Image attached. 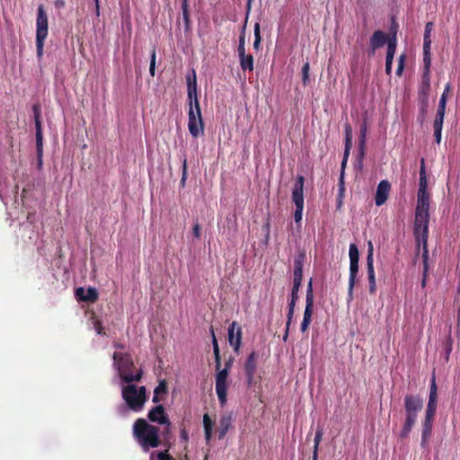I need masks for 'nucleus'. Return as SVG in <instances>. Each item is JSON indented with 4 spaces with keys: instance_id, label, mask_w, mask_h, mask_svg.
Segmentation results:
<instances>
[{
    "instance_id": "obj_1",
    "label": "nucleus",
    "mask_w": 460,
    "mask_h": 460,
    "mask_svg": "<svg viewBox=\"0 0 460 460\" xmlns=\"http://www.w3.org/2000/svg\"><path fill=\"white\" fill-rule=\"evenodd\" d=\"M430 202H417L414 213L413 235L416 243L417 253L428 250L429 224Z\"/></svg>"
},
{
    "instance_id": "obj_2",
    "label": "nucleus",
    "mask_w": 460,
    "mask_h": 460,
    "mask_svg": "<svg viewBox=\"0 0 460 460\" xmlns=\"http://www.w3.org/2000/svg\"><path fill=\"white\" fill-rule=\"evenodd\" d=\"M133 435L145 452L160 446L159 428L145 419H137L133 425Z\"/></svg>"
},
{
    "instance_id": "obj_3",
    "label": "nucleus",
    "mask_w": 460,
    "mask_h": 460,
    "mask_svg": "<svg viewBox=\"0 0 460 460\" xmlns=\"http://www.w3.org/2000/svg\"><path fill=\"white\" fill-rule=\"evenodd\" d=\"M404 420L400 431V438H406L418 418V413L423 408V399L420 394H406L403 399Z\"/></svg>"
},
{
    "instance_id": "obj_4",
    "label": "nucleus",
    "mask_w": 460,
    "mask_h": 460,
    "mask_svg": "<svg viewBox=\"0 0 460 460\" xmlns=\"http://www.w3.org/2000/svg\"><path fill=\"white\" fill-rule=\"evenodd\" d=\"M113 365L119 372V376L125 383L140 381L143 376L142 369H138L136 374L132 373L135 367L133 359L128 353L114 352L112 355Z\"/></svg>"
},
{
    "instance_id": "obj_5",
    "label": "nucleus",
    "mask_w": 460,
    "mask_h": 460,
    "mask_svg": "<svg viewBox=\"0 0 460 460\" xmlns=\"http://www.w3.org/2000/svg\"><path fill=\"white\" fill-rule=\"evenodd\" d=\"M128 385L122 387V398L134 411H140L146 401V390L145 386L137 387L136 385Z\"/></svg>"
},
{
    "instance_id": "obj_6",
    "label": "nucleus",
    "mask_w": 460,
    "mask_h": 460,
    "mask_svg": "<svg viewBox=\"0 0 460 460\" xmlns=\"http://www.w3.org/2000/svg\"><path fill=\"white\" fill-rule=\"evenodd\" d=\"M36 27L37 56L40 58L43 55L44 42L49 32L48 15L43 5L38 7Z\"/></svg>"
},
{
    "instance_id": "obj_7",
    "label": "nucleus",
    "mask_w": 460,
    "mask_h": 460,
    "mask_svg": "<svg viewBox=\"0 0 460 460\" xmlns=\"http://www.w3.org/2000/svg\"><path fill=\"white\" fill-rule=\"evenodd\" d=\"M33 117L36 128V151H37V167L41 169L43 164V133L41 128L40 120V107L38 104H34L32 107Z\"/></svg>"
},
{
    "instance_id": "obj_8",
    "label": "nucleus",
    "mask_w": 460,
    "mask_h": 460,
    "mask_svg": "<svg viewBox=\"0 0 460 460\" xmlns=\"http://www.w3.org/2000/svg\"><path fill=\"white\" fill-rule=\"evenodd\" d=\"M204 121L201 114V108L189 109L188 111V128L193 137H198L204 133Z\"/></svg>"
},
{
    "instance_id": "obj_9",
    "label": "nucleus",
    "mask_w": 460,
    "mask_h": 460,
    "mask_svg": "<svg viewBox=\"0 0 460 460\" xmlns=\"http://www.w3.org/2000/svg\"><path fill=\"white\" fill-rule=\"evenodd\" d=\"M229 370L220 369L217 370L216 375V393L221 406H224L227 401V390L228 383L227 378L229 376Z\"/></svg>"
},
{
    "instance_id": "obj_10",
    "label": "nucleus",
    "mask_w": 460,
    "mask_h": 460,
    "mask_svg": "<svg viewBox=\"0 0 460 460\" xmlns=\"http://www.w3.org/2000/svg\"><path fill=\"white\" fill-rule=\"evenodd\" d=\"M186 81L189 109H197V107L200 108L197 95V77L194 69H192L191 73L187 75Z\"/></svg>"
},
{
    "instance_id": "obj_11",
    "label": "nucleus",
    "mask_w": 460,
    "mask_h": 460,
    "mask_svg": "<svg viewBox=\"0 0 460 460\" xmlns=\"http://www.w3.org/2000/svg\"><path fill=\"white\" fill-rule=\"evenodd\" d=\"M417 202H430V195L428 191V177L425 168V160H420L419 189L417 191Z\"/></svg>"
},
{
    "instance_id": "obj_12",
    "label": "nucleus",
    "mask_w": 460,
    "mask_h": 460,
    "mask_svg": "<svg viewBox=\"0 0 460 460\" xmlns=\"http://www.w3.org/2000/svg\"><path fill=\"white\" fill-rule=\"evenodd\" d=\"M242 328L237 322L234 321L227 330V339L229 344L233 347L235 353H239L242 343Z\"/></svg>"
},
{
    "instance_id": "obj_13",
    "label": "nucleus",
    "mask_w": 460,
    "mask_h": 460,
    "mask_svg": "<svg viewBox=\"0 0 460 460\" xmlns=\"http://www.w3.org/2000/svg\"><path fill=\"white\" fill-rule=\"evenodd\" d=\"M367 272L369 284V293L374 295L376 292V283L374 268L373 245L371 242L368 243V251L367 256Z\"/></svg>"
},
{
    "instance_id": "obj_14",
    "label": "nucleus",
    "mask_w": 460,
    "mask_h": 460,
    "mask_svg": "<svg viewBox=\"0 0 460 460\" xmlns=\"http://www.w3.org/2000/svg\"><path fill=\"white\" fill-rule=\"evenodd\" d=\"M147 419L153 423L159 425H169V418L162 404L153 407L147 413Z\"/></svg>"
},
{
    "instance_id": "obj_15",
    "label": "nucleus",
    "mask_w": 460,
    "mask_h": 460,
    "mask_svg": "<svg viewBox=\"0 0 460 460\" xmlns=\"http://www.w3.org/2000/svg\"><path fill=\"white\" fill-rule=\"evenodd\" d=\"M304 176L299 175L296 177L292 190V201L296 207H304Z\"/></svg>"
},
{
    "instance_id": "obj_16",
    "label": "nucleus",
    "mask_w": 460,
    "mask_h": 460,
    "mask_svg": "<svg viewBox=\"0 0 460 460\" xmlns=\"http://www.w3.org/2000/svg\"><path fill=\"white\" fill-rule=\"evenodd\" d=\"M258 358V354L256 351H252L247 357L244 363V372L247 377L248 385H252L253 381V377L257 369L256 358Z\"/></svg>"
},
{
    "instance_id": "obj_17",
    "label": "nucleus",
    "mask_w": 460,
    "mask_h": 460,
    "mask_svg": "<svg viewBox=\"0 0 460 460\" xmlns=\"http://www.w3.org/2000/svg\"><path fill=\"white\" fill-rule=\"evenodd\" d=\"M391 184L388 181L383 180L377 185L375 202L376 206H382L388 199Z\"/></svg>"
},
{
    "instance_id": "obj_18",
    "label": "nucleus",
    "mask_w": 460,
    "mask_h": 460,
    "mask_svg": "<svg viewBox=\"0 0 460 460\" xmlns=\"http://www.w3.org/2000/svg\"><path fill=\"white\" fill-rule=\"evenodd\" d=\"M430 92V73L422 72L421 83L419 86L418 94L420 102H426L429 100Z\"/></svg>"
},
{
    "instance_id": "obj_19",
    "label": "nucleus",
    "mask_w": 460,
    "mask_h": 460,
    "mask_svg": "<svg viewBox=\"0 0 460 460\" xmlns=\"http://www.w3.org/2000/svg\"><path fill=\"white\" fill-rule=\"evenodd\" d=\"M75 295L79 301L94 303L98 299V292L94 288H88L84 289V288H77L75 289Z\"/></svg>"
},
{
    "instance_id": "obj_20",
    "label": "nucleus",
    "mask_w": 460,
    "mask_h": 460,
    "mask_svg": "<svg viewBox=\"0 0 460 460\" xmlns=\"http://www.w3.org/2000/svg\"><path fill=\"white\" fill-rule=\"evenodd\" d=\"M435 416L425 414L424 420L422 421V430H421V446L426 447L429 442L432 426Z\"/></svg>"
},
{
    "instance_id": "obj_21",
    "label": "nucleus",
    "mask_w": 460,
    "mask_h": 460,
    "mask_svg": "<svg viewBox=\"0 0 460 460\" xmlns=\"http://www.w3.org/2000/svg\"><path fill=\"white\" fill-rule=\"evenodd\" d=\"M358 272V261H349V278L348 287V296L349 299L353 297V289L356 284L357 275Z\"/></svg>"
},
{
    "instance_id": "obj_22",
    "label": "nucleus",
    "mask_w": 460,
    "mask_h": 460,
    "mask_svg": "<svg viewBox=\"0 0 460 460\" xmlns=\"http://www.w3.org/2000/svg\"><path fill=\"white\" fill-rule=\"evenodd\" d=\"M389 36L383 31H376L369 40V45H373V48H381L386 44L389 40Z\"/></svg>"
},
{
    "instance_id": "obj_23",
    "label": "nucleus",
    "mask_w": 460,
    "mask_h": 460,
    "mask_svg": "<svg viewBox=\"0 0 460 460\" xmlns=\"http://www.w3.org/2000/svg\"><path fill=\"white\" fill-rule=\"evenodd\" d=\"M304 254H300L294 261V283L302 282Z\"/></svg>"
},
{
    "instance_id": "obj_24",
    "label": "nucleus",
    "mask_w": 460,
    "mask_h": 460,
    "mask_svg": "<svg viewBox=\"0 0 460 460\" xmlns=\"http://www.w3.org/2000/svg\"><path fill=\"white\" fill-rule=\"evenodd\" d=\"M314 305L305 304V308L304 311L303 320L300 325V330L302 332H307L309 325L312 321Z\"/></svg>"
},
{
    "instance_id": "obj_25",
    "label": "nucleus",
    "mask_w": 460,
    "mask_h": 460,
    "mask_svg": "<svg viewBox=\"0 0 460 460\" xmlns=\"http://www.w3.org/2000/svg\"><path fill=\"white\" fill-rule=\"evenodd\" d=\"M231 423H232L231 416H223L220 419L219 429H218V432H217L218 439H223L226 437V435L231 426Z\"/></svg>"
},
{
    "instance_id": "obj_26",
    "label": "nucleus",
    "mask_w": 460,
    "mask_h": 460,
    "mask_svg": "<svg viewBox=\"0 0 460 460\" xmlns=\"http://www.w3.org/2000/svg\"><path fill=\"white\" fill-rule=\"evenodd\" d=\"M238 57L240 58V66L243 71L253 70V57L251 54L243 53V55L240 54Z\"/></svg>"
},
{
    "instance_id": "obj_27",
    "label": "nucleus",
    "mask_w": 460,
    "mask_h": 460,
    "mask_svg": "<svg viewBox=\"0 0 460 460\" xmlns=\"http://www.w3.org/2000/svg\"><path fill=\"white\" fill-rule=\"evenodd\" d=\"M211 334H212V345H213V353H214V357H215L216 369L219 370V368L221 367V356H220V350H219L217 340L214 333L213 328H211Z\"/></svg>"
},
{
    "instance_id": "obj_28",
    "label": "nucleus",
    "mask_w": 460,
    "mask_h": 460,
    "mask_svg": "<svg viewBox=\"0 0 460 460\" xmlns=\"http://www.w3.org/2000/svg\"><path fill=\"white\" fill-rule=\"evenodd\" d=\"M422 261H423V271L421 279V287L424 288L427 285L428 274H429V251H422Z\"/></svg>"
},
{
    "instance_id": "obj_29",
    "label": "nucleus",
    "mask_w": 460,
    "mask_h": 460,
    "mask_svg": "<svg viewBox=\"0 0 460 460\" xmlns=\"http://www.w3.org/2000/svg\"><path fill=\"white\" fill-rule=\"evenodd\" d=\"M437 405L438 396L429 395V402L427 404L425 414L435 416L437 411Z\"/></svg>"
},
{
    "instance_id": "obj_30",
    "label": "nucleus",
    "mask_w": 460,
    "mask_h": 460,
    "mask_svg": "<svg viewBox=\"0 0 460 460\" xmlns=\"http://www.w3.org/2000/svg\"><path fill=\"white\" fill-rule=\"evenodd\" d=\"M181 10H182V18H183L185 29L189 30L190 25V19L188 0H182Z\"/></svg>"
},
{
    "instance_id": "obj_31",
    "label": "nucleus",
    "mask_w": 460,
    "mask_h": 460,
    "mask_svg": "<svg viewBox=\"0 0 460 460\" xmlns=\"http://www.w3.org/2000/svg\"><path fill=\"white\" fill-rule=\"evenodd\" d=\"M150 460H173V457L169 454V450L165 449L164 451L151 453Z\"/></svg>"
},
{
    "instance_id": "obj_32",
    "label": "nucleus",
    "mask_w": 460,
    "mask_h": 460,
    "mask_svg": "<svg viewBox=\"0 0 460 460\" xmlns=\"http://www.w3.org/2000/svg\"><path fill=\"white\" fill-rule=\"evenodd\" d=\"M360 136H359V149L361 155H364V147H365V142H366V136H367V123L366 121L361 125L360 127Z\"/></svg>"
},
{
    "instance_id": "obj_33",
    "label": "nucleus",
    "mask_w": 460,
    "mask_h": 460,
    "mask_svg": "<svg viewBox=\"0 0 460 460\" xmlns=\"http://www.w3.org/2000/svg\"><path fill=\"white\" fill-rule=\"evenodd\" d=\"M260 23L256 22L254 24V41H253V49L259 50L261 48V31H260Z\"/></svg>"
},
{
    "instance_id": "obj_34",
    "label": "nucleus",
    "mask_w": 460,
    "mask_h": 460,
    "mask_svg": "<svg viewBox=\"0 0 460 460\" xmlns=\"http://www.w3.org/2000/svg\"><path fill=\"white\" fill-rule=\"evenodd\" d=\"M387 51L386 53L390 54H395L396 51V46H397V40H396V33L394 32L387 40Z\"/></svg>"
},
{
    "instance_id": "obj_35",
    "label": "nucleus",
    "mask_w": 460,
    "mask_h": 460,
    "mask_svg": "<svg viewBox=\"0 0 460 460\" xmlns=\"http://www.w3.org/2000/svg\"><path fill=\"white\" fill-rule=\"evenodd\" d=\"M323 428L321 426H318L315 431V436L314 439V448L316 450H319V445L323 439Z\"/></svg>"
},
{
    "instance_id": "obj_36",
    "label": "nucleus",
    "mask_w": 460,
    "mask_h": 460,
    "mask_svg": "<svg viewBox=\"0 0 460 460\" xmlns=\"http://www.w3.org/2000/svg\"><path fill=\"white\" fill-rule=\"evenodd\" d=\"M349 261H358L359 252H358V247L355 243L349 244Z\"/></svg>"
},
{
    "instance_id": "obj_37",
    "label": "nucleus",
    "mask_w": 460,
    "mask_h": 460,
    "mask_svg": "<svg viewBox=\"0 0 460 460\" xmlns=\"http://www.w3.org/2000/svg\"><path fill=\"white\" fill-rule=\"evenodd\" d=\"M294 314H295V310L290 311V309H288V314H287L286 330H285V333L283 336L284 341H286L288 336L289 327L291 325V323H292V320L294 317Z\"/></svg>"
},
{
    "instance_id": "obj_38",
    "label": "nucleus",
    "mask_w": 460,
    "mask_h": 460,
    "mask_svg": "<svg viewBox=\"0 0 460 460\" xmlns=\"http://www.w3.org/2000/svg\"><path fill=\"white\" fill-rule=\"evenodd\" d=\"M305 304L314 305V292H313L312 279H310V281L307 285Z\"/></svg>"
},
{
    "instance_id": "obj_39",
    "label": "nucleus",
    "mask_w": 460,
    "mask_h": 460,
    "mask_svg": "<svg viewBox=\"0 0 460 460\" xmlns=\"http://www.w3.org/2000/svg\"><path fill=\"white\" fill-rule=\"evenodd\" d=\"M155 61H156V50L155 48H154L151 51L150 55V66H149V72L152 76H155Z\"/></svg>"
},
{
    "instance_id": "obj_40",
    "label": "nucleus",
    "mask_w": 460,
    "mask_h": 460,
    "mask_svg": "<svg viewBox=\"0 0 460 460\" xmlns=\"http://www.w3.org/2000/svg\"><path fill=\"white\" fill-rule=\"evenodd\" d=\"M244 30H245V25L243 26V31L239 37V44H238V47H237V52H238V55L242 54L243 53H245V48H244V44H245V35H244Z\"/></svg>"
},
{
    "instance_id": "obj_41",
    "label": "nucleus",
    "mask_w": 460,
    "mask_h": 460,
    "mask_svg": "<svg viewBox=\"0 0 460 460\" xmlns=\"http://www.w3.org/2000/svg\"><path fill=\"white\" fill-rule=\"evenodd\" d=\"M167 393V383L165 380H161L158 385L155 388L154 394H161Z\"/></svg>"
},
{
    "instance_id": "obj_42",
    "label": "nucleus",
    "mask_w": 460,
    "mask_h": 460,
    "mask_svg": "<svg viewBox=\"0 0 460 460\" xmlns=\"http://www.w3.org/2000/svg\"><path fill=\"white\" fill-rule=\"evenodd\" d=\"M444 117H445V115H443V114H438V113L436 114V118L433 122L434 130L442 129Z\"/></svg>"
},
{
    "instance_id": "obj_43",
    "label": "nucleus",
    "mask_w": 460,
    "mask_h": 460,
    "mask_svg": "<svg viewBox=\"0 0 460 460\" xmlns=\"http://www.w3.org/2000/svg\"><path fill=\"white\" fill-rule=\"evenodd\" d=\"M308 79H309V63L306 62L305 64H304V66L302 67V80H303V84L305 85L307 84Z\"/></svg>"
},
{
    "instance_id": "obj_44",
    "label": "nucleus",
    "mask_w": 460,
    "mask_h": 460,
    "mask_svg": "<svg viewBox=\"0 0 460 460\" xmlns=\"http://www.w3.org/2000/svg\"><path fill=\"white\" fill-rule=\"evenodd\" d=\"M303 209H304V207H296V209L294 212V219L296 224H300V222L302 221Z\"/></svg>"
},
{
    "instance_id": "obj_45",
    "label": "nucleus",
    "mask_w": 460,
    "mask_h": 460,
    "mask_svg": "<svg viewBox=\"0 0 460 460\" xmlns=\"http://www.w3.org/2000/svg\"><path fill=\"white\" fill-rule=\"evenodd\" d=\"M203 425L204 429H213V421L208 413L203 415Z\"/></svg>"
},
{
    "instance_id": "obj_46",
    "label": "nucleus",
    "mask_w": 460,
    "mask_h": 460,
    "mask_svg": "<svg viewBox=\"0 0 460 460\" xmlns=\"http://www.w3.org/2000/svg\"><path fill=\"white\" fill-rule=\"evenodd\" d=\"M446 105H447V100H445L444 96H441L439 102H438V108L437 113L445 115Z\"/></svg>"
},
{
    "instance_id": "obj_47",
    "label": "nucleus",
    "mask_w": 460,
    "mask_h": 460,
    "mask_svg": "<svg viewBox=\"0 0 460 460\" xmlns=\"http://www.w3.org/2000/svg\"><path fill=\"white\" fill-rule=\"evenodd\" d=\"M429 395L438 396V387L436 384L435 375H433L429 388Z\"/></svg>"
},
{
    "instance_id": "obj_48",
    "label": "nucleus",
    "mask_w": 460,
    "mask_h": 460,
    "mask_svg": "<svg viewBox=\"0 0 460 460\" xmlns=\"http://www.w3.org/2000/svg\"><path fill=\"white\" fill-rule=\"evenodd\" d=\"M430 39H428V37H424L423 55H430Z\"/></svg>"
},
{
    "instance_id": "obj_49",
    "label": "nucleus",
    "mask_w": 460,
    "mask_h": 460,
    "mask_svg": "<svg viewBox=\"0 0 460 460\" xmlns=\"http://www.w3.org/2000/svg\"><path fill=\"white\" fill-rule=\"evenodd\" d=\"M423 62H424V68L423 71H427V73H430V65H431V58L430 55H423Z\"/></svg>"
},
{
    "instance_id": "obj_50",
    "label": "nucleus",
    "mask_w": 460,
    "mask_h": 460,
    "mask_svg": "<svg viewBox=\"0 0 460 460\" xmlns=\"http://www.w3.org/2000/svg\"><path fill=\"white\" fill-rule=\"evenodd\" d=\"M300 287H301V284L293 282L290 297L298 299V291H299Z\"/></svg>"
},
{
    "instance_id": "obj_51",
    "label": "nucleus",
    "mask_w": 460,
    "mask_h": 460,
    "mask_svg": "<svg viewBox=\"0 0 460 460\" xmlns=\"http://www.w3.org/2000/svg\"><path fill=\"white\" fill-rule=\"evenodd\" d=\"M171 426H172V423L170 420H169V425H164V429L163 431V436H164V440L169 439V436L171 434Z\"/></svg>"
},
{
    "instance_id": "obj_52",
    "label": "nucleus",
    "mask_w": 460,
    "mask_h": 460,
    "mask_svg": "<svg viewBox=\"0 0 460 460\" xmlns=\"http://www.w3.org/2000/svg\"><path fill=\"white\" fill-rule=\"evenodd\" d=\"M186 178H187V160L184 159L183 163H182V176H181V182L182 184H184V182L186 181Z\"/></svg>"
},
{
    "instance_id": "obj_53",
    "label": "nucleus",
    "mask_w": 460,
    "mask_h": 460,
    "mask_svg": "<svg viewBox=\"0 0 460 460\" xmlns=\"http://www.w3.org/2000/svg\"><path fill=\"white\" fill-rule=\"evenodd\" d=\"M180 437L182 442L187 443L189 440V434L187 429L183 427L181 429Z\"/></svg>"
},
{
    "instance_id": "obj_54",
    "label": "nucleus",
    "mask_w": 460,
    "mask_h": 460,
    "mask_svg": "<svg viewBox=\"0 0 460 460\" xmlns=\"http://www.w3.org/2000/svg\"><path fill=\"white\" fill-rule=\"evenodd\" d=\"M192 233H193V235L196 237V238H199L200 235H201V232H200V226H199V223H196L194 226H193V229H192Z\"/></svg>"
},
{
    "instance_id": "obj_55",
    "label": "nucleus",
    "mask_w": 460,
    "mask_h": 460,
    "mask_svg": "<svg viewBox=\"0 0 460 460\" xmlns=\"http://www.w3.org/2000/svg\"><path fill=\"white\" fill-rule=\"evenodd\" d=\"M432 26L433 23L430 22L426 24L424 37H428V39H430V31L432 30Z\"/></svg>"
},
{
    "instance_id": "obj_56",
    "label": "nucleus",
    "mask_w": 460,
    "mask_h": 460,
    "mask_svg": "<svg viewBox=\"0 0 460 460\" xmlns=\"http://www.w3.org/2000/svg\"><path fill=\"white\" fill-rule=\"evenodd\" d=\"M345 137L352 138V128L349 124H346L345 126Z\"/></svg>"
},
{
    "instance_id": "obj_57",
    "label": "nucleus",
    "mask_w": 460,
    "mask_h": 460,
    "mask_svg": "<svg viewBox=\"0 0 460 460\" xmlns=\"http://www.w3.org/2000/svg\"><path fill=\"white\" fill-rule=\"evenodd\" d=\"M234 358L233 357H230L225 363V369L231 370V367L233 366Z\"/></svg>"
},
{
    "instance_id": "obj_58",
    "label": "nucleus",
    "mask_w": 460,
    "mask_h": 460,
    "mask_svg": "<svg viewBox=\"0 0 460 460\" xmlns=\"http://www.w3.org/2000/svg\"><path fill=\"white\" fill-rule=\"evenodd\" d=\"M441 132H442V129L434 130V137H435L436 142L438 144H439L441 141Z\"/></svg>"
},
{
    "instance_id": "obj_59",
    "label": "nucleus",
    "mask_w": 460,
    "mask_h": 460,
    "mask_svg": "<svg viewBox=\"0 0 460 460\" xmlns=\"http://www.w3.org/2000/svg\"><path fill=\"white\" fill-rule=\"evenodd\" d=\"M296 301H297L296 298L290 297V300L288 303V309H290V311L295 310Z\"/></svg>"
},
{
    "instance_id": "obj_60",
    "label": "nucleus",
    "mask_w": 460,
    "mask_h": 460,
    "mask_svg": "<svg viewBox=\"0 0 460 460\" xmlns=\"http://www.w3.org/2000/svg\"><path fill=\"white\" fill-rule=\"evenodd\" d=\"M94 328H95V331L97 332L98 334H102V323L99 321H96L94 323Z\"/></svg>"
},
{
    "instance_id": "obj_61",
    "label": "nucleus",
    "mask_w": 460,
    "mask_h": 460,
    "mask_svg": "<svg viewBox=\"0 0 460 460\" xmlns=\"http://www.w3.org/2000/svg\"><path fill=\"white\" fill-rule=\"evenodd\" d=\"M405 60H406V55L404 53L401 54L399 57V60H398V66L402 65V66H404Z\"/></svg>"
},
{
    "instance_id": "obj_62",
    "label": "nucleus",
    "mask_w": 460,
    "mask_h": 460,
    "mask_svg": "<svg viewBox=\"0 0 460 460\" xmlns=\"http://www.w3.org/2000/svg\"><path fill=\"white\" fill-rule=\"evenodd\" d=\"M204 431L206 441L208 443L212 437V429H204Z\"/></svg>"
},
{
    "instance_id": "obj_63",
    "label": "nucleus",
    "mask_w": 460,
    "mask_h": 460,
    "mask_svg": "<svg viewBox=\"0 0 460 460\" xmlns=\"http://www.w3.org/2000/svg\"><path fill=\"white\" fill-rule=\"evenodd\" d=\"M450 90H451V86H450V84H447L446 85L445 89H444L443 93L441 94V96H444V97H445V100H447V94H448V93L450 92Z\"/></svg>"
},
{
    "instance_id": "obj_64",
    "label": "nucleus",
    "mask_w": 460,
    "mask_h": 460,
    "mask_svg": "<svg viewBox=\"0 0 460 460\" xmlns=\"http://www.w3.org/2000/svg\"><path fill=\"white\" fill-rule=\"evenodd\" d=\"M392 66H393V63L385 62V73L388 75H391V74H392Z\"/></svg>"
}]
</instances>
